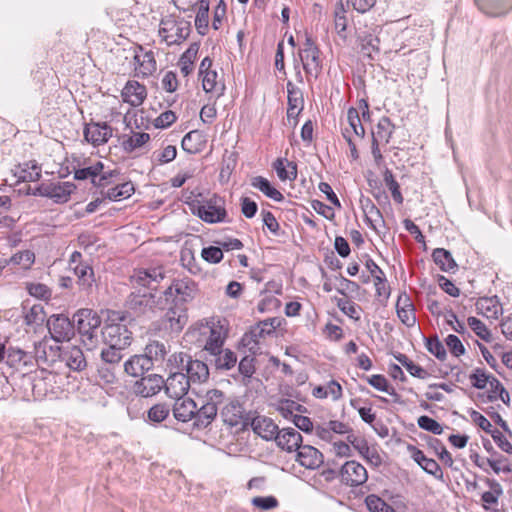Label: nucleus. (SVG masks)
<instances>
[{"label":"nucleus","instance_id":"1","mask_svg":"<svg viewBox=\"0 0 512 512\" xmlns=\"http://www.w3.org/2000/svg\"><path fill=\"white\" fill-rule=\"evenodd\" d=\"M74 321L83 345L88 350L95 348L99 342L98 333L102 322L97 312L92 309H80L74 315Z\"/></svg>","mask_w":512,"mask_h":512},{"label":"nucleus","instance_id":"2","mask_svg":"<svg viewBox=\"0 0 512 512\" xmlns=\"http://www.w3.org/2000/svg\"><path fill=\"white\" fill-rule=\"evenodd\" d=\"M192 14L186 17L161 20L159 34L168 45L180 44L185 41L192 30Z\"/></svg>","mask_w":512,"mask_h":512},{"label":"nucleus","instance_id":"3","mask_svg":"<svg viewBox=\"0 0 512 512\" xmlns=\"http://www.w3.org/2000/svg\"><path fill=\"white\" fill-rule=\"evenodd\" d=\"M197 293V284L191 278L174 280L171 285L162 293L164 301H170L187 306Z\"/></svg>","mask_w":512,"mask_h":512},{"label":"nucleus","instance_id":"4","mask_svg":"<svg viewBox=\"0 0 512 512\" xmlns=\"http://www.w3.org/2000/svg\"><path fill=\"white\" fill-rule=\"evenodd\" d=\"M320 55L321 51L314 39L310 35L305 34V40L299 49V57L303 69L308 76L317 78L320 74L322 69Z\"/></svg>","mask_w":512,"mask_h":512},{"label":"nucleus","instance_id":"5","mask_svg":"<svg viewBox=\"0 0 512 512\" xmlns=\"http://www.w3.org/2000/svg\"><path fill=\"white\" fill-rule=\"evenodd\" d=\"M126 305L136 315H142L147 312L154 311L155 308L164 310L163 297L156 296L152 292H141V290L132 292Z\"/></svg>","mask_w":512,"mask_h":512},{"label":"nucleus","instance_id":"6","mask_svg":"<svg viewBox=\"0 0 512 512\" xmlns=\"http://www.w3.org/2000/svg\"><path fill=\"white\" fill-rule=\"evenodd\" d=\"M221 418L224 424L230 427L240 426L246 429L249 426L250 413H246L242 404L235 398H226L221 410Z\"/></svg>","mask_w":512,"mask_h":512},{"label":"nucleus","instance_id":"7","mask_svg":"<svg viewBox=\"0 0 512 512\" xmlns=\"http://www.w3.org/2000/svg\"><path fill=\"white\" fill-rule=\"evenodd\" d=\"M198 217L206 223L224 222L227 217L225 209V200L222 197L213 195L211 198L204 200L197 207Z\"/></svg>","mask_w":512,"mask_h":512},{"label":"nucleus","instance_id":"8","mask_svg":"<svg viewBox=\"0 0 512 512\" xmlns=\"http://www.w3.org/2000/svg\"><path fill=\"white\" fill-rule=\"evenodd\" d=\"M280 324V319L276 317L260 321L257 325L253 326L248 333L244 334L242 338L244 346L248 347L253 353H256L259 349L258 345L260 339L273 334Z\"/></svg>","mask_w":512,"mask_h":512},{"label":"nucleus","instance_id":"9","mask_svg":"<svg viewBox=\"0 0 512 512\" xmlns=\"http://www.w3.org/2000/svg\"><path fill=\"white\" fill-rule=\"evenodd\" d=\"M51 338L59 342L69 341L75 333V324L64 314H53L47 319Z\"/></svg>","mask_w":512,"mask_h":512},{"label":"nucleus","instance_id":"10","mask_svg":"<svg viewBox=\"0 0 512 512\" xmlns=\"http://www.w3.org/2000/svg\"><path fill=\"white\" fill-rule=\"evenodd\" d=\"M163 305L167 309L163 318L166 328L173 333L181 332L188 322L187 306L164 300Z\"/></svg>","mask_w":512,"mask_h":512},{"label":"nucleus","instance_id":"11","mask_svg":"<svg viewBox=\"0 0 512 512\" xmlns=\"http://www.w3.org/2000/svg\"><path fill=\"white\" fill-rule=\"evenodd\" d=\"M103 341L107 345L125 348L131 344L132 333L123 323H106L101 330Z\"/></svg>","mask_w":512,"mask_h":512},{"label":"nucleus","instance_id":"12","mask_svg":"<svg viewBox=\"0 0 512 512\" xmlns=\"http://www.w3.org/2000/svg\"><path fill=\"white\" fill-rule=\"evenodd\" d=\"M341 482L350 487H358L366 483L368 473L366 468L355 460L344 463L339 471Z\"/></svg>","mask_w":512,"mask_h":512},{"label":"nucleus","instance_id":"13","mask_svg":"<svg viewBox=\"0 0 512 512\" xmlns=\"http://www.w3.org/2000/svg\"><path fill=\"white\" fill-rule=\"evenodd\" d=\"M165 277L166 272L164 267L158 266L134 271V274L131 276V281L134 285L154 290Z\"/></svg>","mask_w":512,"mask_h":512},{"label":"nucleus","instance_id":"14","mask_svg":"<svg viewBox=\"0 0 512 512\" xmlns=\"http://www.w3.org/2000/svg\"><path fill=\"white\" fill-rule=\"evenodd\" d=\"M190 383V380L184 372L177 371L169 373L167 380L164 381L163 388L170 398L175 399L187 394Z\"/></svg>","mask_w":512,"mask_h":512},{"label":"nucleus","instance_id":"15","mask_svg":"<svg viewBox=\"0 0 512 512\" xmlns=\"http://www.w3.org/2000/svg\"><path fill=\"white\" fill-rule=\"evenodd\" d=\"M164 386V379L158 374H149L141 377L133 385V391L141 397H151L161 391Z\"/></svg>","mask_w":512,"mask_h":512},{"label":"nucleus","instance_id":"16","mask_svg":"<svg viewBox=\"0 0 512 512\" xmlns=\"http://www.w3.org/2000/svg\"><path fill=\"white\" fill-rule=\"evenodd\" d=\"M61 356L59 345H48L47 341H39L34 344V355L37 365L52 366Z\"/></svg>","mask_w":512,"mask_h":512},{"label":"nucleus","instance_id":"17","mask_svg":"<svg viewBox=\"0 0 512 512\" xmlns=\"http://www.w3.org/2000/svg\"><path fill=\"white\" fill-rule=\"evenodd\" d=\"M84 137L93 146H99L112 137V128L107 123L91 122L84 128Z\"/></svg>","mask_w":512,"mask_h":512},{"label":"nucleus","instance_id":"18","mask_svg":"<svg viewBox=\"0 0 512 512\" xmlns=\"http://www.w3.org/2000/svg\"><path fill=\"white\" fill-rule=\"evenodd\" d=\"M249 426L255 434L266 441L274 440L280 430L271 418L260 415L250 418Z\"/></svg>","mask_w":512,"mask_h":512},{"label":"nucleus","instance_id":"19","mask_svg":"<svg viewBox=\"0 0 512 512\" xmlns=\"http://www.w3.org/2000/svg\"><path fill=\"white\" fill-rule=\"evenodd\" d=\"M296 452V461L306 469H317L324 462L323 454L311 445L302 444Z\"/></svg>","mask_w":512,"mask_h":512},{"label":"nucleus","instance_id":"20","mask_svg":"<svg viewBox=\"0 0 512 512\" xmlns=\"http://www.w3.org/2000/svg\"><path fill=\"white\" fill-rule=\"evenodd\" d=\"M274 441L282 450L293 452L297 451L302 445L303 437L297 430L288 427L279 430Z\"/></svg>","mask_w":512,"mask_h":512},{"label":"nucleus","instance_id":"21","mask_svg":"<svg viewBox=\"0 0 512 512\" xmlns=\"http://www.w3.org/2000/svg\"><path fill=\"white\" fill-rule=\"evenodd\" d=\"M478 9L489 17L505 16L512 10V0H474Z\"/></svg>","mask_w":512,"mask_h":512},{"label":"nucleus","instance_id":"22","mask_svg":"<svg viewBox=\"0 0 512 512\" xmlns=\"http://www.w3.org/2000/svg\"><path fill=\"white\" fill-rule=\"evenodd\" d=\"M176 401L173 405L172 411L176 420L181 422H188L196 420L197 404L191 398L179 397L175 398Z\"/></svg>","mask_w":512,"mask_h":512},{"label":"nucleus","instance_id":"23","mask_svg":"<svg viewBox=\"0 0 512 512\" xmlns=\"http://www.w3.org/2000/svg\"><path fill=\"white\" fill-rule=\"evenodd\" d=\"M46 196L56 203H66L76 189V186L71 182H46Z\"/></svg>","mask_w":512,"mask_h":512},{"label":"nucleus","instance_id":"24","mask_svg":"<svg viewBox=\"0 0 512 512\" xmlns=\"http://www.w3.org/2000/svg\"><path fill=\"white\" fill-rule=\"evenodd\" d=\"M347 440L369 464L375 467L382 464V458L377 450L369 447L368 442L364 438L349 435Z\"/></svg>","mask_w":512,"mask_h":512},{"label":"nucleus","instance_id":"25","mask_svg":"<svg viewBox=\"0 0 512 512\" xmlns=\"http://www.w3.org/2000/svg\"><path fill=\"white\" fill-rule=\"evenodd\" d=\"M396 312L398 318L405 326L413 327L416 324L414 304L406 293H402L398 296Z\"/></svg>","mask_w":512,"mask_h":512},{"label":"nucleus","instance_id":"26","mask_svg":"<svg viewBox=\"0 0 512 512\" xmlns=\"http://www.w3.org/2000/svg\"><path fill=\"white\" fill-rule=\"evenodd\" d=\"M59 360L74 371H82L87 365L83 351L77 346L61 348Z\"/></svg>","mask_w":512,"mask_h":512},{"label":"nucleus","instance_id":"27","mask_svg":"<svg viewBox=\"0 0 512 512\" xmlns=\"http://www.w3.org/2000/svg\"><path fill=\"white\" fill-rule=\"evenodd\" d=\"M146 95V87L133 80L128 81L121 92L123 101L133 107L140 106L144 102Z\"/></svg>","mask_w":512,"mask_h":512},{"label":"nucleus","instance_id":"28","mask_svg":"<svg viewBox=\"0 0 512 512\" xmlns=\"http://www.w3.org/2000/svg\"><path fill=\"white\" fill-rule=\"evenodd\" d=\"M167 354L168 349L163 342L152 340L145 346L142 355L151 363L153 369L163 364Z\"/></svg>","mask_w":512,"mask_h":512},{"label":"nucleus","instance_id":"29","mask_svg":"<svg viewBox=\"0 0 512 512\" xmlns=\"http://www.w3.org/2000/svg\"><path fill=\"white\" fill-rule=\"evenodd\" d=\"M475 306L478 314L491 319H497L503 311L502 305L497 296L480 297Z\"/></svg>","mask_w":512,"mask_h":512},{"label":"nucleus","instance_id":"30","mask_svg":"<svg viewBox=\"0 0 512 512\" xmlns=\"http://www.w3.org/2000/svg\"><path fill=\"white\" fill-rule=\"evenodd\" d=\"M124 372L132 377H143L144 374L151 369V363L142 355L136 354L131 356L123 364Z\"/></svg>","mask_w":512,"mask_h":512},{"label":"nucleus","instance_id":"31","mask_svg":"<svg viewBox=\"0 0 512 512\" xmlns=\"http://www.w3.org/2000/svg\"><path fill=\"white\" fill-rule=\"evenodd\" d=\"M360 204H361V208L364 213V216H365V222L369 225V227L371 229H373L374 231H378L377 225L385 224V221H384L381 211L376 207V205L368 197L361 198Z\"/></svg>","mask_w":512,"mask_h":512},{"label":"nucleus","instance_id":"32","mask_svg":"<svg viewBox=\"0 0 512 512\" xmlns=\"http://www.w3.org/2000/svg\"><path fill=\"white\" fill-rule=\"evenodd\" d=\"M185 374L187 378L192 383H202L208 380L209 378V369L205 362L200 360H194L192 357L188 361V364H185Z\"/></svg>","mask_w":512,"mask_h":512},{"label":"nucleus","instance_id":"33","mask_svg":"<svg viewBox=\"0 0 512 512\" xmlns=\"http://www.w3.org/2000/svg\"><path fill=\"white\" fill-rule=\"evenodd\" d=\"M215 324L214 319L200 321L186 332V337L200 346L211 333Z\"/></svg>","mask_w":512,"mask_h":512},{"label":"nucleus","instance_id":"34","mask_svg":"<svg viewBox=\"0 0 512 512\" xmlns=\"http://www.w3.org/2000/svg\"><path fill=\"white\" fill-rule=\"evenodd\" d=\"M135 192V187L131 181L121 183L107 191H101L103 199L111 201H120L129 198Z\"/></svg>","mask_w":512,"mask_h":512},{"label":"nucleus","instance_id":"35","mask_svg":"<svg viewBox=\"0 0 512 512\" xmlns=\"http://www.w3.org/2000/svg\"><path fill=\"white\" fill-rule=\"evenodd\" d=\"M213 359H210L214 363L218 370H230L237 363L236 354L230 349H220V352H214L210 354Z\"/></svg>","mask_w":512,"mask_h":512},{"label":"nucleus","instance_id":"36","mask_svg":"<svg viewBox=\"0 0 512 512\" xmlns=\"http://www.w3.org/2000/svg\"><path fill=\"white\" fill-rule=\"evenodd\" d=\"M394 129L395 126L391 122L390 118L387 116H383L378 121L376 129L372 131V139H375L384 144H388L392 137Z\"/></svg>","mask_w":512,"mask_h":512},{"label":"nucleus","instance_id":"37","mask_svg":"<svg viewBox=\"0 0 512 512\" xmlns=\"http://www.w3.org/2000/svg\"><path fill=\"white\" fill-rule=\"evenodd\" d=\"M204 143L202 133L198 130H193L183 137L181 145L184 151L190 154H196L203 149Z\"/></svg>","mask_w":512,"mask_h":512},{"label":"nucleus","instance_id":"38","mask_svg":"<svg viewBox=\"0 0 512 512\" xmlns=\"http://www.w3.org/2000/svg\"><path fill=\"white\" fill-rule=\"evenodd\" d=\"M78 278V284L84 290H89L95 283L93 268L86 263H78L73 268Z\"/></svg>","mask_w":512,"mask_h":512},{"label":"nucleus","instance_id":"39","mask_svg":"<svg viewBox=\"0 0 512 512\" xmlns=\"http://www.w3.org/2000/svg\"><path fill=\"white\" fill-rule=\"evenodd\" d=\"M433 261L444 272H451L457 268L452 254L444 248H436L432 252Z\"/></svg>","mask_w":512,"mask_h":512},{"label":"nucleus","instance_id":"40","mask_svg":"<svg viewBox=\"0 0 512 512\" xmlns=\"http://www.w3.org/2000/svg\"><path fill=\"white\" fill-rule=\"evenodd\" d=\"M217 414L218 411L211 406H206L201 403L200 407L197 406L196 420L193 422V426L197 429H205L212 424Z\"/></svg>","mask_w":512,"mask_h":512},{"label":"nucleus","instance_id":"41","mask_svg":"<svg viewBox=\"0 0 512 512\" xmlns=\"http://www.w3.org/2000/svg\"><path fill=\"white\" fill-rule=\"evenodd\" d=\"M251 185L254 188L259 189L263 194L274 201L281 202L284 200L282 193L274 188L270 182L262 176L254 177L251 181Z\"/></svg>","mask_w":512,"mask_h":512},{"label":"nucleus","instance_id":"42","mask_svg":"<svg viewBox=\"0 0 512 512\" xmlns=\"http://www.w3.org/2000/svg\"><path fill=\"white\" fill-rule=\"evenodd\" d=\"M195 16V27L200 35H205L209 24L210 0H200Z\"/></svg>","mask_w":512,"mask_h":512},{"label":"nucleus","instance_id":"43","mask_svg":"<svg viewBox=\"0 0 512 512\" xmlns=\"http://www.w3.org/2000/svg\"><path fill=\"white\" fill-rule=\"evenodd\" d=\"M225 337L222 335V327L214 325L211 333L204 340V350L209 354L220 352L224 344Z\"/></svg>","mask_w":512,"mask_h":512},{"label":"nucleus","instance_id":"44","mask_svg":"<svg viewBox=\"0 0 512 512\" xmlns=\"http://www.w3.org/2000/svg\"><path fill=\"white\" fill-rule=\"evenodd\" d=\"M202 78V87L206 93L215 92L217 96H221L224 93V84L217 81L218 74L215 70L208 71L200 76Z\"/></svg>","mask_w":512,"mask_h":512},{"label":"nucleus","instance_id":"45","mask_svg":"<svg viewBox=\"0 0 512 512\" xmlns=\"http://www.w3.org/2000/svg\"><path fill=\"white\" fill-rule=\"evenodd\" d=\"M199 46L193 43L189 48L181 55L179 59V67L184 76H188L193 70V64L196 59Z\"/></svg>","mask_w":512,"mask_h":512},{"label":"nucleus","instance_id":"46","mask_svg":"<svg viewBox=\"0 0 512 512\" xmlns=\"http://www.w3.org/2000/svg\"><path fill=\"white\" fill-rule=\"evenodd\" d=\"M366 381L375 389L386 392L389 395L394 397L395 402H399L400 395L396 392V390L389 386L387 379L380 374H375L371 376L365 377Z\"/></svg>","mask_w":512,"mask_h":512},{"label":"nucleus","instance_id":"47","mask_svg":"<svg viewBox=\"0 0 512 512\" xmlns=\"http://www.w3.org/2000/svg\"><path fill=\"white\" fill-rule=\"evenodd\" d=\"M104 169V164L101 161H97L91 166L76 169L74 172V178L76 180H87L90 179L91 183L94 185L98 175Z\"/></svg>","mask_w":512,"mask_h":512},{"label":"nucleus","instance_id":"48","mask_svg":"<svg viewBox=\"0 0 512 512\" xmlns=\"http://www.w3.org/2000/svg\"><path fill=\"white\" fill-rule=\"evenodd\" d=\"M226 395L222 390L219 389H209L205 392L203 396L200 397L201 403L206 406H211L216 411L219 410V407L223 406Z\"/></svg>","mask_w":512,"mask_h":512},{"label":"nucleus","instance_id":"49","mask_svg":"<svg viewBox=\"0 0 512 512\" xmlns=\"http://www.w3.org/2000/svg\"><path fill=\"white\" fill-rule=\"evenodd\" d=\"M134 59L139 64L140 72L144 76L151 75L156 71V60L152 51H147L142 55H135Z\"/></svg>","mask_w":512,"mask_h":512},{"label":"nucleus","instance_id":"50","mask_svg":"<svg viewBox=\"0 0 512 512\" xmlns=\"http://www.w3.org/2000/svg\"><path fill=\"white\" fill-rule=\"evenodd\" d=\"M277 410L284 418L293 421V417L296 415L294 412H304L306 408L293 400L283 399L279 402Z\"/></svg>","mask_w":512,"mask_h":512},{"label":"nucleus","instance_id":"51","mask_svg":"<svg viewBox=\"0 0 512 512\" xmlns=\"http://www.w3.org/2000/svg\"><path fill=\"white\" fill-rule=\"evenodd\" d=\"M122 349L118 346L108 345L107 348L101 351V361L104 364L120 367V362L123 358Z\"/></svg>","mask_w":512,"mask_h":512},{"label":"nucleus","instance_id":"52","mask_svg":"<svg viewBox=\"0 0 512 512\" xmlns=\"http://www.w3.org/2000/svg\"><path fill=\"white\" fill-rule=\"evenodd\" d=\"M150 140V135L145 132L133 133L129 138L123 141L122 145L126 152H133L134 150L141 148Z\"/></svg>","mask_w":512,"mask_h":512},{"label":"nucleus","instance_id":"53","mask_svg":"<svg viewBox=\"0 0 512 512\" xmlns=\"http://www.w3.org/2000/svg\"><path fill=\"white\" fill-rule=\"evenodd\" d=\"M365 504L370 512H396L392 506L375 494L368 495L365 498Z\"/></svg>","mask_w":512,"mask_h":512},{"label":"nucleus","instance_id":"54","mask_svg":"<svg viewBox=\"0 0 512 512\" xmlns=\"http://www.w3.org/2000/svg\"><path fill=\"white\" fill-rule=\"evenodd\" d=\"M45 316L43 306L41 304H35L25 313L24 322L29 326H39L44 322Z\"/></svg>","mask_w":512,"mask_h":512},{"label":"nucleus","instance_id":"55","mask_svg":"<svg viewBox=\"0 0 512 512\" xmlns=\"http://www.w3.org/2000/svg\"><path fill=\"white\" fill-rule=\"evenodd\" d=\"M190 358L191 356L184 352L172 354L167 361V368L169 372H185V364H188Z\"/></svg>","mask_w":512,"mask_h":512},{"label":"nucleus","instance_id":"56","mask_svg":"<svg viewBox=\"0 0 512 512\" xmlns=\"http://www.w3.org/2000/svg\"><path fill=\"white\" fill-rule=\"evenodd\" d=\"M177 156V148L174 145L166 146L162 151H155L152 155L154 165H164L173 161Z\"/></svg>","mask_w":512,"mask_h":512},{"label":"nucleus","instance_id":"57","mask_svg":"<svg viewBox=\"0 0 512 512\" xmlns=\"http://www.w3.org/2000/svg\"><path fill=\"white\" fill-rule=\"evenodd\" d=\"M41 177V168L36 164L25 163L20 169L18 178L23 182H35Z\"/></svg>","mask_w":512,"mask_h":512},{"label":"nucleus","instance_id":"58","mask_svg":"<svg viewBox=\"0 0 512 512\" xmlns=\"http://www.w3.org/2000/svg\"><path fill=\"white\" fill-rule=\"evenodd\" d=\"M491 377L492 374L488 373L483 368H475L469 376L472 386L479 390L485 389L487 387Z\"/></svg>","mask_w":512,"mask_h":512},{"label":"nucleus","instance_id":"59","mask_svg":"<svg viewBox=\"0 0 512 512\" xmlns=\"http://www.w3.org/2000/svg\"><path fill=\"white\" fill-rule=\"evenodd\" d=\"M120 367L101 363L98 366L97 372L100 380L105 384H114L117 382V372Z\"/></svg>","mask_w":512,"mask_h":512},{"label":"nucleus","instance_id":"60","mask_svg":"<svg viewBox=\"0 0 512 512\" xmlns=\"http://www.w3.org/2000/svg\"><path fill=\"white\" fill-rule=\"evenodd\" d=\"M170 413V408L165 403L153 405L147 412V418L150 422L160 423L164 421Z\"/></svg>","mask_w":512,"mask_h":512},{"label":"nucleus","instance_id":"61","mask_svg":"<svg viewBox=\"0 0 512 512\" xmlns=\"http://www.w3.org/2000/svg\"><path fill=\"white\" fill-rule=\"evenodd\" d=\"M288 93V106L303 109L304 98L303 92L300 88L296 87L291 81L287 82Z\"/></svg>","mask_w":512,"mask_h":512},{"label":"nucleus","instance_id":"62","mask_svg":"<svg viewBox=\"0 0 512 512\" xmlns=\"http://www.w3.org/2000/svg\"><path fill=\"white\" fill-rule=\"evenodd\" d=\"M361 52L370 60H374L373 53H379V39L372 35L363 37L361 39Z\"/></svg>","mask_w":512,"mask_h":512},{"label":"nucleus","instance_id":"63","mask_svg":"<svg viewBox=\"0 0 512 512\" xmlns=\"http://www.w3.org/2000/svg\"><path fill=\"white\" fill-rule=\"evenodd\" d=\"M337 307L349 318L358 321L360 320V306L349 299H338Z\"/></svg>","mask_w":512,"mask_h":512},{"label":"nucleus","instance_id":"64","mask_svg":"<svg viewBox=\"0 0 512 512\" xmlns=\"http://www.w3.org/2000/svg\"><path fill=\"white\" fill-rule=\"evenodd\" d=\"M467 323L469 327L474 331V333L482 340L486 342H490L492 340L491 332L481 320L470 316L467 319Z\"/></svg>","mask_w":512,"mask_h":512}]
</instances>
